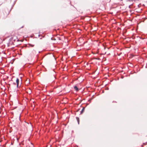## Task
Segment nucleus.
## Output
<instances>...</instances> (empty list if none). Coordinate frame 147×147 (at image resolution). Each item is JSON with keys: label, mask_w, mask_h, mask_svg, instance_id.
<instances>
[{"label": "nucleus", "mask_w": 147, "mask_h": 147, "mask_svg": "<svg viewBox=\"0 0 147 147\" xmlns=\"http://www.w3.org/2000/svg\"><path fill=\"white\" fill-rule=\"evenodd\" d=\"M16 83L17 84V87H18L19 83V80L18 78H17L16 79Z\"/></svg>", "instance_id": "obj_1"}, {"label": "nucleus", "mask_w": 147, "mask_h": 147, "mask_svg": "<svg viewBox=\"0 0 147 147\" xmlns=\"http://www.w3.org/2000/svg\"><path fill=\"white\" fill-rule=\"evenodd\" d=\"M74 88L76 91H78L79 90L78 88L76 86H75L74 87Z\"/></svg>", "instance_id": "obj_2"}, {"label": "nucleus", "mask_w": 147, "mask_h": 147, "mask_svg": "<svg viewBox=\"0 0 147 147\" xmlns=\"http://www.w3.org/2000/svg\"><path fill=\"white\" fill-rule=\"evenodd\" d=\"M85 110V108L83 107L82 110L81 112V114H82L84 112Z\"/></svg>", "instance_id": "obj_3"}, {"label": "nucleus", "mask_w": 147, "mask_h": 147, "mask_svg": "<svg viewBox=\"0 0 147 147\" xmlns=\"http://www.w3.org/2000/svg\"><path fill=\"white\" fill-rule=\"evenodd\" d=\"M77 119L78 120V123H79V119L78 118H77Z\"/></svg>", "instance_id": "obj_4"}, {"label": "nucleus", "mask_w": 147, "mask_h": 147, "mask_svg": "<svg viewBox=\"0 0 147 147\" xmlns=\"http://www.w3.org/2000/svg\"><path fill=\"white\" fill-rule=\"evenodd\" d=\"M9 11H8V13H7L6 14H7V15H8V14H9Z\"/></svg>", "instance_id": "obj_5"}, {"label": "nucleus", "mask_w": 147, "mask_h": 147, "mask_svg": "<svg viewBox=\"0 0 147 147\" xmlns=\"http://www.w3.org/2000/svg\"><path fill=\"white\" fill-rule=\"evenodd\" d=\"M31 45V47H33L34 46V45Z\"/></svg>", "instance_id": "obj_6"}, {"label": "nucleus", "mask_w": 147, "mask_h": 147, "mask_svg": "<svg viewBox=\"0 0 147 147\" xmlns=\"http://www.w3.org/2000/svg\"><path fill=\"white\" fill-rule=\"evenodd\" d=\"M13 84L14 85H16V84L15 83H13Z\"/></svg>", "instance_id": "obj_7"}]
</instances>
